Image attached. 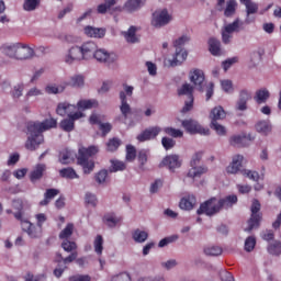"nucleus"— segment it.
<instances>
[{
  "label": "nucleus",
  "mask_w": 281,
  "mask_h": 281,
  "mask_svg": "<svg viewBox=\"0 0 281 281\" xmlns=\"http://www.w3.org/2000/svg\"><path fill=\"white\" fill-rule=\"evenodd\" d=\"M252 249H256V237L249 236L245 240V251L251 252Z\"/></svg>",
  "instance_id": "nucleus-61"
},
{
  "label": "nucleus",
  "mask_w": 281,
  "mask_h": 281,
  "mask_svg": "<svg viewBox=\"0 0 281 281\" xmlns=\"http://www.w3.org/2000/svg\"><path fill=\"white\" fill-rule=\"evenodd\" d=\"M221 212V205L218 204V199L211 198L203 202L196 211V214H205V216H214Z\"/></svg>",
  "instance_id": "nucleus-5"
},
{
  "label": "nucleus",
  "mask_w": 281,
  "mask_h": 281,
  "mask_svg": "<svg viewBox=\"0 0 281 281\" xmlns=\"http://www.w3.org/2000/svg\"><path fill=\"white\" fill-rule=\"evenodd\" d=\"M251 99V93L247 90H241L239 92V99L236 104L237 111H247V102Z\"/></svg>",
  "instance_id": "nucleus-24"
},
{
  "label": "nucleus",
  "mask_w": 281,
  "mask_h": 281,
  "mask_svg": "<svg viewBox=\"0 0 281 281\" xmlns=\"http://www.w3.org/2000/svg\"><path fill=\"white\" fill-rule=\"evenodd\" d=\"M75 157L76 153H74L71 149L65 148L59 151V162H61L63 166L71 164Z\"/></svg>",
  "instance_id": "nucleus-26"
},
{
  "label": "nucleus",
  "mask_w": 281,
  "mask_h": 281,
  "mask_svg": "<svg viewBox=\"0 0 281 281\" xmlns=\"http://www.w3.org/2000/svg\"><path fill=\"white\" fill-rule=\"evenodd\" d=\"M161 133V127L159 126H151L144 130L136 139L138 142H150V139H156L157 136Z\"/></svg>",
  "instance_id": "nucleus-14"
},
{
  "label": "nucleus",
  "mask_w": 281,
  "mask_h": 281,
  "mask_svg": "<svg viewBox=\"0 0 281 281\" xmlns=\"http://www.w3.org/2000/svg\"><path fill=\"white\" fill-rule=\"evenodd\" d=\"M109 177V170L102 169L95 175L97 183H106V179Z\"/></svg>",
  "instance_id": "nucleus-62"
},
{
  "label": "nucleus",
  "mask_w": 281,
  "mask_h": 281,
  "mask_svg": "<svg viewBox=\"0 0 281 281\" xmlns=\"http://www.w3.org/2000/svg\"><path fill=\"white\" fill-rule=\"evenodd\" d=\"M115 3H117V0H104V3L97 7L98 14H106Z\"/></svg>",
  "instance_id": "nucleus-37"
},
{
  "label": "nucleus",
  "mask_w": 281,
  "mask_h": 281,
  "mask_svg": "<svg viewBox=\"0 0 281 281\" xmlns=\"http://www.w3.org/2000/svg\"><path fill=\"white\" fill-rule=\"evenodd\" d=\"M269 254H272V256H280L281 254V243L274 241L273 244H270L268 246Z\"/></svg>",
  "instance_id": "nucleus-58"
},
{
  "label": "nucleus",
  "mask_w": 281,
  "mask_h": 281,
  "mask_svg": "<svg viewBox=\"0 0 281 281\" xmlns=\"http://www.w3.org/2000/svg\"><path fill=\"white\" fill-rule=\"evenodd\" d=\"M56 113L61 117H65V115H67L68 117H71L74 116L75 113H80V111H78V106L74 104L61 102L57 105Z\"/></svg>",
  "instance_id": "nucleus-15"
},
{
  "label": "nucleus",
  "mask_w": 281,
  "mask_h": 281,
  "mask_svg": "<svg viewBox=\"0 0 281 281\" xmlns=\"http://www.w3.org/2000/svg\"><path fill=\"white\" fill-rule=\"evenodd\" d=\"M59 176L61 179H80V176H78V172H76L75 168L67 167L59 170Z\"/></svg>",
  "instance_id": "nucleus-32"
},
{
  "label": "nucleus",
  "mask_w": 281,
  "mask_h": 281,
  "mask_svg": "<svg viewBox=\"0 0 281 281\" xmlns=\"http://www.w3.org/2000/svg\"><path fill=\"white\" fill-rule=\"evenodd\" d=\"M161 145L165 148V150H172V148H175V146H177V140L165 136L161 138Z\"/></svg>",
  "instance_id": "nucleus-57"
},
{
  "label": "nucleus",
  "mask_w": 281,
  "mask_h": 281,
  "mask_svg": "<svg viewBox=\"0 0 281 281\" xmlns=\"http://www.w3.org/2000/svg\"><path fill=\"white\" fill-rule=\"evenodd\" d=\"M83 116L85 114L82 112H76L72 116L68 119H64L60 122V128H63V131H65L66 133H71V131H74L75 128L76 120H80V117H83Z\"/></svg>",
  "instance_id": "nucleus-17"
},
{
  "label": "nucleus",
  "mask_w": 281,
  "mask_h": 281,
  "mask_svg": "<svg viewBox=\"0 0 281 281\" xmlns=\"http://www.w3.org/2000/svg\"><path fill=\"white\" fill-rule=\"evenodd\" d=\"M222 30L229 34H234V32H240V20H235L233 23L225 25Z\"/></svg>",
  "instance_id": "nucleus-49"
},
{
  "label": "nucleus",
  "mask_w": 281,
  "mask_h": 281,
  "mask_svg": "<svg viewBox=\"0 0 281 281\" xmlns=\"http://www.w3.org/2000/svg\"><path fill=\"white\" fill-rule=\"evenodd\" d=\"M227 117V113L223 106L218 105L211 110L210 120L211 122H218V120H225Z\"/></svg>",
  "instance_id": "nucleus-28"
},
{
  "label": "nucleus",
  "mask_w": 281,
  "mask_h": 281,
  "mask_svg": "<svg viewBox=\"0 0 281 281\" xmlns=\"http://www.w3.org/2000/svg\"><path fill=\"white\" fill-rule=\"evenodd\" d=\"M189 78L192 85L198 89V91H203V85L205 82V74L201 69H193L189 72Z\"/></svg>",
  "instance_id": "nucleus-12"
},
{
  "label": "nucleus",
  "mask_w": 281,
  "mask_h": 281,
  "mask_svg": "<svg viewBox=\"0 0 281 281\" xmlns=\"http://www.w3.org/2000/svg\"><path fill=\"white\" fill-rule=\"evenodd\" d=\"M18 49H19V43L7 46L4 48V53L7 54V56H9L10 58H16V54H18Z\"/></svg>",
  "instance_id": "nucleus-59"
},
{
  "label": "nucleus",
  "mask_w": 281,
  "mask_h": 281,
  "mask_svg": "<svg viewBox=\"0 0 281 281\" xmlns=\"http://www.w3.org/2000/svg\"><path fill=\"white\" fill-rule=\"evenodd\" d=\"M98 153H100V148L95 145L80 147L78 149L77 165L81 166L83 175H91V172L95 169V161L90 159V157H94V155H98Z\"/></svg>",
  "instance_id": "nucleus-2"
},
{
  "label": "nucleus",
  "mask_w": 281,
  "mask_h": 281,
  "mask_svg": "<svg viewBox=\"0 0 281 281\" xmlns=\"http://www.w3.org/2000/svg\"><path fill=\"white\" fill-rule=\"evenodd\" d=\"M14 218L20 222L23 232L30 236V238H41V231L34 224H32L25 216L21 213H14Z\"/></svg>",
  "instance_id": "nucleus-6"
},
{
  "label": "nucleus",
  "mask_w": 281,
  "mask_h": 281,
  "mask_svg": "<svg viewBox=\"0 0 281 281\" xmlns=\"http://www.w3.org/2000/svg\"><path fill=\"white\" fill-rule=\"evenodd\" d=\"M210 126L217 135H227V130L225 126L218 124V121H211Z\"/></svg>",
  "instance_id": "nucleus-56"
},
{
  "label": "nucleus",
  "mask_w": 281,
  "mask_h": 281,
  "mask_svg": "<svg viewBox=\"0 0 281 281\" xmlns=\"http://www.w3.org/2000/svg\"><path fill=\"white\" fill-rule=\"evenodd\" d=\"M217 202L220 204V210H223V207L225 210H229V207H233L234 205H236V203H238V196L228 195L226 198L217 200Z\"/></svg>",
  "instance_id": "nucleus-29"
},
{
  "label": "nucleus",
  "mask_w": 281,
  "mask_h": 281,
  "mask_svg": "<svg viewBox=\"0 0 281 281\" xmlns=\"http://www.w3.org/2000/svg\"><path fill=\"white\" fill-rule=\"evenodd\" d=\"M81 49V56L83 60H89L93 58V55L95 54V49H98V44L93 41H89L83 43L81 46H79Z\"/></svg>",
  "instance_id": "nucleus-16"
},
{
  "label": "nucleus",
  "mask_w": 281,
  "mask_h": 281,
  "mask_svg": "<svg viewBox=\"0 0 281 281\" xmlns=\"http://www.w3.org/2000/svg\"><path fill=\"white\" fill-rule=\"evenodd\" d=\"M188 58V50L183 48H176V54L173 55L172 60L170 61L171 67H177L184 63Z\"/></svg>",
  "instance_id": "nucleus-25"
},
{
  "label": "nucleus",
  "mask_w": 281,
  "mask_h": 281,
  "mask_svg": "<svg viewBox=\"0 0 281 281\" xmlns=\"http://www.w3.org/2000/svg\"><path fill=\"white\" fill-rule=\"evenodd\" d=\"M167 166L171 172H175L177 168H181V160H179V157L177 155H169L166 156L162 161L160 162V168Z\"/></svg>",
  "instance_id": "nucleus-18"
},
{
  "label": "nucleus",
  "mask_w": 281,
  "mask_h": 281,
  "mask_svg": "<svg viewBox=\"0 0 281 281\" xmlns=\"http://www.w3.org/2000/svg\"><path fill=\"white\" fill-rule=\"evenodd\" d=\"M137 157V149H135V146L133 145H127L126 146V156H125V159L126 161H135Z\"/></svg>",
  "instance_id": "nucleus-52"
},
{
  "label": "nucleus",
  "mask_w": 281,
  "mask_h": 281,
  "mask_svg": "<svg viewBox=\"0 0 281 281\" xmlns=\"http://www.w3.org/2000/svg\"><path fill=\"white\" fill-rule=\"evenodd\" d=\"M103 222L108 227H115L119 223H122V217L115 216V213H108L103 216Z\"/></svg>",
  "instance_id": "nucleus-34"
},
{
  "label": "nucleus",
  "mask_w": 281,
  "mask_h": 281,
  "mask_svg": "<svg viewBox=\"0 0 281 281\" xmlns=\"http://www.w3.org/2000/svg\"><path fill=\"white\" fill-rule=\"evenodd\" d=\"M89 122L92 125L98 124L99 131H101V137H105L108 133L113 131V125L111 123H102L100 120V115L91 114L89 117Z\"/></svg>",
  "instance_id": "nucleus-13"
},
{
  "label": "nucleus",
  "mask_w": 281,
  "mask_h": 281,
  "mask_svg": "<svg viewBox=\"0 0 281 281\" xmlns=\"http://www.w3.org/2000/svg\"><path fill=\"white\" fill-rule=\"evenodd\" d=\"M144 3H146V0H127L123 7H116L115 10H117V12H122V10H126V12H137Z\"/></svg>",
  "instance_id": "nucleus-19"
},
{
  "label": "nucleus",
  "mask_w": 281,
  "mask_h": 281,
  "mask_svg": "<svg viewBox=\"0 0 281 281\" xmlns=\"http://www.w3.org/2000/svg\"><path fill=\"white\" fill-rule=\"evenodd\" d=\"M126 168V162L121 160H111L110 172H122Z\"/></svg>",
  "instance_id": "nucleus-46"
},
{
  "label": "nucleus",
  "mask_w": 281,
  "mask_h": 281,
  "mask_svg": "<svg viewBox=\"0 0 281 281\" xmlns=\"http://www.w3.org/2000/svg\"><path fill=\"white\" fill-rule=\"evenodd\" d=\"M93 246L95 254L98 256H101L102 251H104V238L102 237V235H97L93 241Z\"/></svg>",
  "instance_id": "nucleus-44"
},
{
  "label": "nucleus",
  "mask_w": 281,
  "mask_h": 281,
  "mask_svg": "<svg viewBox=\"0 0 281 281\" xmlns=\"http://www.w3.org/2000/svg\"><path fill=\"white\" fill-rule=\"evenodd\" d=\"M132 236L135 243H146V240H148V234L146 231L136 229Z\"/></svg>",
  "instance_id": "nucleus-48"
},
{
  "label": "nucleus",
  "mask_w": 281,
  "mask_h": 281,
  "mask_svg": "<svg viewBox=\"0 0 281 281\" xmlns=\"http://www.w3.org/2000/svg\"><path fill=\"white\" fill-rule=\"evenodd\" d=\"M40 4H41V0H25L23 4V9L26 12H32L36 10V8H38Z\"/></svg>",
  "instance_id": "nucleus-53"
},
{
  "label": "nucleus",
  "mask_w": 281,
  "mask_h": 281,
  "mask_svg": "<svg viewBox=\"0 0 281 281\" xmlns=\"http://www.w3.org/2000/svg\"><path fill=\"white\" fill-rule=\"evenodd\" d=\"M34 56V48L30 47L27 44L18 43V60H27Z\"/></svg>",
  "instance_id": "nucleus-20"
},
{
  "label": "nucleus",
  "mask_w": 281,
  "mask_h": 281,
  "mask_svg": "<svg viewBox=\"0 0 281 281\" xmlns=\"http://www.w3.org/2000/svg\"><path fill=\"white\" fill-rule=\"evenodd\" d=\"M137 161L139 164V170H145V166L148 162V151L146 149L138 151Z\"/></svg>",
  "instance_id": "nucleus-42"
},
{
  "label": "nucleus",
  "mask_w": 281,
  "mask_h": 281,
  "mask_svg": "<svg viewBox=\"0 0 281 281\" xmlns=\"http://www.w3.org/2000/svg\"><path fill=\"white\" fill-rule=\"evenodd\" d=\"M69 87H83L85 86V77L81 75H75L68 81Z\"/></svg>",
  "instance_id": "nucleus-50"
},
{
  "label": "nucleus",
  "mask_w": 281,
  "mask_h": 281,
  "mask_svg": "<svg viewBox=\"0 0 281 281\" xmlns=\"http://www.w3.org/2000/svg\"><path fill=\"white\" fill-rule=\"evenodd\" d=\"M56 126H58L56 119H46L43 122H29L26 128L30 136L25 143V149L36 150V148H38V146L45 142L43 136L44 131L56 128Z\"/></svg>",
  "instance_id": "nucleus-1"
},
{
  "label": "nucleus",
  "mask_w": 281,
  "mask_h": 281,
  "mask_svg": "<svg viewBox=\"0 0 281 281\" xmlns=\"http://www.w3.org/2000/svg\"><path fill=\"white\" fill-rule=\"evenodd\" d=\"M85 35L89 36L90 38H103L106 31L104 29H98L93 26H86L85 27Z\"/></svg>",
  "instance_id": "nucleus-27"
},
{
  "label": "nucleus",
  "mask_w": 281,
  "mask_h": 281,
  "mask_svg": "<svg viewBox=\"0 0 281 281\" xmlns=\"http://www.w3.org/2000/svg\"><path fill=\"white\" fill-rule=\"evenodd\" d=\"M204 254L206 256H221L223 248L221 246H209L204 248Z\"/></svg>",
  "instance_id": "nucleus-54"
},
{
  "label": "nucleus",
  "mask_w": 281,
  "mask_h": 281,
  "mask_svg": "<svg viewBox=\"0 0 281 281\" xmlns=\"http://www.w3.org/2000/svg\"><path fill=\"white\" fill-rule=\"evenodd\" d=\"M243 159H245V157L241 155H236L233 157V161L226 168V172H228V175H236L237 172H240V168H243Z\"/></svg>",
  "instance_id": "nucleus-23"
},
{
  "label": "nucleus",
  "mask_w": 281,
  "mask_h": 281,
  "mask_svg": "<svg viewBox=\"0 0 281 281\" xmlns=\"http://www.w3.org/2000/svg\"><path fill=\"white\" fill-rule=\"evenodd\" d=\"M162 131L165 135H169V137H173V138L183 137V132L175 127H164Z\"/></svg>",
  "instance_id": "nucleus-51"
},
{
  "label": "nucleus",
  "mask_w": 281,
  "mask_h": 281,
  "mask_svg": "<svg viewBox=\"0 0 281 281\" xmlns=\"http://www.w3.org/2000/svg\"><path fill=\"white\" fill-rule=\"evenodd\" d=\"M77 258H78V251L70 252V255L66 258H63V255L60 252H57L55 262H57V265H60L63 262L66 266L74 262V260H76Z\"/></svg>",
  "instance_id": "nucleus-31"
},
{
  "label": "nucleus",
  "mask_w": 281,
  "mask_h": 281,
  "mask_svg": "<svg viewBox=\"0 0 281 281\" xmlns=\"http://www.w3.org/2000/svg\"><path fill=\"white\" fill-rule=\"evenodd\" d=\"M269 95H270L269 90L261 89L256 92L255 100H256L257 104H265V102H267V100H269Z\"/></svg>",
  "instance_id": "nucleus-41"
},
{
  "label": "nucleus",
  "mask_w": 281,
  "mask_h": 281,
  "mask_svg": "<svg viewBox=\"0 0 281 281\" xmlns=\"http://www.w3.org/2000/svg\"><path fill=\"white\" fill-rule=\"evenodd\" d=\"M172 21V15L168 13V9H160L153 13L151 25L153 27H164Z\"/></svg>",
  "instance_id": "nucleus-8"
},
{
  "label": "nucleus",
  "mask_w": 281,
  "mask_h": 281,
  "mask_svg": "<svg viewBox=\"0 0 281 281\" xmlns=\"http://www.w3.org/2000/svg\"><path fill=\"white\" fill-rule=\"evenodd\" d=\"M251 139H254L251 135H248V136L235 135L231 137L229 144L231 146H237L238 148H243L245 146H249V142H251Z\"/></svg>",
  "instance_id": "nucleus-22"
},
{
  "label": "nucleus",
  "mask_w": 281,
  "mask_h": 281,
  "mask_svg": "<svg viewBox=\"0 0 281 281\" xmlns=\"http://www.w3.org/2000/svg\"><path fill=\"white\" fill-rule=\"evenodd\" d=\"M60 191L58 189H47L44 193V200L40 202V205L45 206L49 205V201L54 199L55 196H58Z\"/></svg>",
  "instance_id": "nucleus-35"
},
{
  "label": "nucleus",
  "mask_w": 281,
  "mask_h": 281,
  "mask_svg": "<svg viewBox=\"0 0 281 281\" xmlns=\"http://www.w3.org/2000/svg\"><path fill=\"white\" fill-rule=\"evenodd\" d=\"M236 0H228L226 9L224 10V16H234V14H236Z\"/></svg>",
  "instance_id": "nucleus-47"
},
{
  "label": "nucleus",
  "mask_w": 281,
  "mask_h": 281,
  "mask_svg": "<svg viewBox=\"0 0 281 281\" xmlns=\"http://www.w3.org/2000/svg\"><path fill=\"white\" fill-rule=\"evenodd\" d=\"M189 41H190V37L188 35H182L181 37H179L173 42V47H176V49H183V46Z\"/></svg>",
  "instance_id": "nucleus-60"
},
{
  "label": "nucleus",
  "mask_w": 281,
  "mask_h": 281,
  "mask_svg": "<svg viewBox=\"0 0 281 281\" xmlns=\"http://www.w3.org/2000/svg\"><path fill=\"white\" fill-rule=\"evenodd\" d=\"M182 126L187 131V133H190L191 135H210V128H205L199 124L195 120L189 119L182 121Z\"/></svg>",
  "instance_id": "nucleus-10"
},
{
  "label": "nucleus",
  "mask_w": 281,
  "mask_h": 281,
  "mask_svg": "<svg viewBox=\"0 0 281 281\" xmlns=\"http://www.w3.org/2000/svg\"><path fill=\"white\" fill-rule=\"evenodd\" d=\"M78 109H93V106H98V101L95 100H80L77 103Z\"/></svg>",
  "instance_id": "nucleus-55"
},
{
  "label": "nucleus",
  "mask_w": 281,
  "mask_h": 281,
  "mask_svg": "<svg viewBox=\"0 0 281 281\" xmlns=\"http://www.w3.org/2000/svg\"><path fill=\"white\" fill-rule=\"evenodd\" d=\"M178 95H188L189 101H186L184 106L182 108V113H188L192 111L194 106V87L190 83H184L180 89H178Z\"/></svg>",
  "instance_id": "nucleus-9"
},
{
  "label": "nucleus",
  "mask_w": 281,
  "mask_h": 281,
  "mask_svg": "<svg viewBox=\"0 0 281 281\" xmlns=\"http://www.w3.org/2000/svg\"><path fill=\"white\" fill-rule=\"evenodd\" d=\"M46 93H63L65 91V87L63 86H56V85H49L45 88Z\"/></svg>",
  "instance_id": "nucleus-63"
},
{
  "label": "nucleus",
  "mask_w": 281,
  "mask_h": 281,
  "mask_svg": "<svg viewBox=\"0 0 281 281\" xmlns=\"http://www.w3.org/2000/svg\"><path fill=\"white\" fill-rule=\"evenodd\" d=\"M45 170H47V166H45V164H37L30 173V181L32 183L41 181V179H43V175H45Z\"/></svg>",
  "instance_id": "nucleus-21"
},
{
  "label": "nucleus",
  "mask_w": 281,
  "mask_h": 281,
  "mask_svg": "<svg viewBox=\"0 0 281 281\" xmlns=\"http://www.w3.org/2000/svg\"><path fill=\"white\" fill-rule=\"evenodd\" d=\"M209 50L211 52L212 56H221V41L211 37L209 40Z\"/></svg>",
  "instance_id": "nucleus-33"
},
{
  "label": "nucleus",
  "mask_w": 281,
  "mask_h": 281,
  "mask_svg": "<svg viewBox=\"0 0 281 281\" xmlns=\"http://www.w3.org/2000/svg\"><path fill=\"white\" fill-rule=\"evenodd\" d=\"M120 146H122V139H120L117 137H113L108 140L106 150H108V153H115V150H117V148H120Z\"/></svg>",
  "instance_id": "nucleus-40"
},
{
  "label": "nucleus",
  "mask_w": 281,
  "mask_h": 281,
  "mask_svg": "<svg viewBox=\"0 0 281 281\" xmlns=\"http://www.w3.org/2000/svg\"><path fill=\"white\" fill-rule=\"evenodd\" d=\"M195 203H196V198H194V195H191L188 198H182L180 200L179 206L181 210H192Z\"/></svg>",
  "instance_id": "nucleus-36"
},
{
  "label": "nucleus",
  "mask_w": 281,
  "mask_h": 281,
  "mask_svg": "<svg viewBox=\"0 0 281 281\" xmlns=\"http://www.w3.org/2000/svg\"><path fill=\"white\" fill-rule=\"evenodd\" d=\"M203 158V153L198 151L193 155L191 159V169L188 172V177L191 179H196V177H201V175H205L207 172V167H196L201 162Z\"/></svg>",
  "instance_id": "nucleus-7"
},
{
  "label": "nucleus",
  "mask_w": 281,
  "mask_h": 281,
  "mask_svg": "<svg viewBox=\"0 0 281 281\" xmlns=\"http://www.w3.org/2000/svg\"><path fill=\"white\" fill-rule=\"evenodd\" d=\"M255 128L257 133H260L261 135H269L271 133V124H269L268 121H259Z\"/></svg>",
  "instance_id": "nucleus-38"
},
{
  "label": "nucleus",
  "mask_w": 281,
  "mask_h": 281,
  "mask_svg": "<svg viewBox=\"0 0 281 281\" xmlns=\"http://www.w3.org/2000/svg\"><path fill=\"white\" fill-rule=\"evenodd\" d=\"M68 281H91V277L89 274H77L69 277Z\"/></svg>",
  "instance_id": "nucleus-64"
},
{
  "label": "nucleus",
  "mask_w": 281,
  "mask_h": 281,
  "mask_svg": "<svg viewBox=\"0 0 281 281\" xmlns=\"http://www.w3.org/2000/svg\"><path fill=\"white\" fill-rule=\"evenodd\" d=\"M61 248L64 249V251H67V254H71L78 249V245L76 244V241L64 239L61 243Z\"/></svg>",
  "instance_id": "nucleus-45"
},
{
  "label": "nucleus",
  "mask_w": 281,
  "mask_h": 281,
  "mask_svg": "<svg viewBox=\"0 0 281 281\" xmlns=\"http://www.w3.org/2000/svg\"><path fill=\"white\" fill-rule=\"evenodd\" d=\"M124 91L120 92V100H121V105H120V111L125 120L128 119V115L131 113V105L128 104V100L126 99V95L128 98L133 97V91L135 88L133 86H128L126 83L123 85Z\"/></svg>",
  "instance_id": "nucleus-4"
},
{
  "label": "nucleus",
  "mask_w": 281,
  "mask_h": 281,
  "mask_svg": "<svg viewBox=\"0 0 281 281\" xmlns=\"http://www.w3.org/2000/svg\"><path fill=\"white\" fill-rule=\"evenodd\" d=\"M98 63H111V53H108L106 49L98 48L94 52V55L92 56Z\"/></svg>",
  "instance_id": "nucleus-30"
},
{
  "label": "nucleus",
  "mask_w": 281,
  "mask_h": 281,
  "mask_svg": "<svg viewBox=\"0 0 281 281\" xmlns=\"http://www.w3.org/2000/svg\"><path fill=\"white\" fill-rule=\"evenodd\" d=\"M260 201L257 199L252 200V204L250 206L251 215L250 218L247 221L248 227L245 228V232H254V229H258L260 227V223L262 221V213H260Z\"/></svg>",
  "instance_id": "nucleus-3"
},
{
  "label": "nucleus",
  "mask_w": 281,
  "mask_h": 281,
  "mask_svg": "<svg viewBox=\"0 0 281 281\" xmlns=\"http://www.w3.org/2000/svg\"><path fill=\"white\" fill-rule=\"evenodd\" d=\"M80 60H83V57L80 46L78 45L70 47L64 55V63L67 65H74V63H80Z\"/></svg>",
  "instance_id": "nucleus-11"
},
{
  "label": "nucleus",
  "mask_w": 281,
  "mask_h": 281,
  "mask_svg": "<svg viewBox=\"0 0 281 281\" xmlns=\"http://www.w3.org/2000/svg\"><path fill=\"white\" fill-rule=\"evenodd\" d=\"M123 36L127 43H137V27L130 26L127 32H123Z\"/></svg>",
  "instance_id": "nucleus-39"
},
{
  "label": "nucleus",
  "mask_w": 281,
  "mask_h": 281,
  "mask_svg": "<svg viewBox=\"0 0 281 281\" xmlns=\"http://www.w3.org/2000/svg\"><path fill=\"white\" fill-rule=\"evenodd\" d=\"M74 234V224L68 223L66 227L59 233L60 240H69Z\"/></svg>",
  "instance_id": "nucleus-43"
}]
</instances>
